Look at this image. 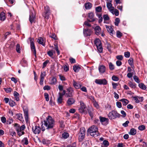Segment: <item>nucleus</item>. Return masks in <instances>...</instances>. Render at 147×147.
<instances>
[{"label": "nucleus", "mask_w": 147, "mask_h": 147, "mask_svg": "<svg viewBox=\"0 0 147 147\" xmlns=\"http://www.w3.org/2000/svg\"><path fill=\"white\" fill-rule=\"evenodd\" d=\"M44 124L46 127V129H49L52 128L54 125L55 121L54 119L50 116L46 118V120L44 121Z\"/></svg>", "instance_id": "obj_1"}, {"label": "nucleus", "mask_w": 147, "mask_h": 147, "mask_svg": "<svg viewBox=\"0 0 147 147\" xmlns=\"http://www.w3.org/2000/svg\"><path fill=\"white\" fill-rule=\"evenodd\" d=\"M88 131L90 134V135L91 136L94 137H97L99 135L97 127L94 125L90 127L88 129Z\"/></svg>", "instance_id": "obj_2"}, {"label": "nucleus", "mask_w": 147, "mask_h": 147, "mask_svg": "<svg viewBox=\"0 0 147 147\" xmlns=\"http://www.w3.org/2000/svg\"><path fill=\"white\" fill-rule=\"evenodd\" d=\"M120 115L115 110H113L110 112L108 115V117L110 119H115L120 117Z\"/></svg>", "instance_id": "obj_3"}, {"label": "nucleus", "mask_w": 147, "mask_h": 147, "mask_svg": "<svg viewBox=\"0 0 147 147\" xmlns=\"http://www.w3.org/2000/svg\"><path fill=\"white\" fill-rule=\"evenodd\" d=\"M86 130L85 128L82 127L80 128V131L78 134V140L80 142L82 141L84 139L85 135Z\"/></svg>", "instance_id": "obj_4"}, {"label": "nucleus", "mask_w": 147, "mask_h": 147, "mask_svg": "<svg viewBox=\"0 0 147 147\" xmlns=\"http://www.w3.org/2000/svg\"><path fill=\"white\" fill-rule=\"evenodd\" d=\"M35 19V13L34 11L33 10L30 11L29 16V21L31 23L34 22Z\"/></svg>", "instance_id": "obj_5"}, {"label": "nucleus", "mask_w": 147, "mask_h": 147, "mask_svg": "<svg viewBox=\"0 0 147 147\" xmlns=\"http://www.w3.org/2000/svg\"><path fill=\"white\" fill-rule=\"evenodd\" d=\"M30 40V47L32 51L33 52V53L35 57H36V50L34 45V40L33 38H29Z\"/></svg>", "instance_id": "obj_6"}, {"label": "nucleus", "mask_w": 147, "mask_h": 147, "mask_svg": "<svg viewBox=\"0 0 147 147\" xmlns=\"http://www.w3.org/2000/svg\"><path fill=\"white\" fill-rule=\"evenodd\" d=\"M66 90V97H72L74 92L73 88L71 87H69L67 88Z\"/></svg>", "instance_id": "obj_7"}, {"label": "nucleus", "mask_w": 147, "mask_h": 147, "mask_svg": "<svg viewBox=\"0 0 147 147\" xmlns=\"http://www.w3.org/2000/svg\"><path fill=\"white\" fill-rule=\"evenodd\" d=\"M80 107L79 109V111L81 113H83L86 112V106L82 102H80Z\"/></svg>", "instance_id": "obj_8"}, {"label": "nucleus", "mask_w": 147, "mask_h": 147, "mask_svg": "<svg viewBox=\"0 0 147 147\" xmlns=\"http://www.w3.org/2000/svg\"><path fill=\"white\" fill-rule=\"evenodd\" d=\"M45 9L46 11L45 12V18L48 19L49 18V16L50 14V8L48 6H46L45 7Z\"/></svg>", "instance_id": "obj_9"}, {"label": "nucleus", "mask_w": 147, "mask_h": 147, "mask_svg": "<svg viewBox=\"0 0 147 147\" xmlns=\"http://www.w3.org/2000/svg\"><path fill=\"white\" fill-rule=\"evenodd\" d=\"M95 82L99 84L106 85L107 84V81L105 79H96L95 80Z\"/></svg>", "instance_id": "obj_10"}, {"label": "nucleus", "mask_w": 147, "mask_h": 147, "mask_svg": "<svg viewBox=\"0 0 147 147\" xmlns=\"http://www.w3.org/2000/svg\"><path fill=\"white\" fill-rule=\"evenodd\" d=\"M32 131L35 134H39L41 131V129L39 126H35L32 128Z\"/></svg>", "instance_id": "obj_11"}, {"label": "nucleus", "mask_w": 147, "mask_h": 147, "mask_svg": "<svg viewBox=\"0 0 147 147\" xmlns=\"http://www.w3.org/2000/svg\"><path fill=\"white\" fill-rule=\"evenodd\" d=\"M94 14L92 12H90L88 14V19L87 20L90 22H93L94 21L95 19L94 18Z\"/></svg>", "instance_id": "obj_12"}, {"label": "nucleus", "mask_w": 147, "mask_h": 147, "mask_svg": "<svg viewBox=\"0 0 147 147\" xmlns=\"http://www.w3.org/2000/svg\"><path fill=\"white\" fill-rule=\"evenodd\" d=\"M84 36H90L92 33V31L90 29L85 28L84 29Z\"/></svg>", "instance_id": "obj_13"}, {"label": "nucleus", "mask_w": 147, "mask_h": 147, "mask_svg": "<svg viewBox=\"0 0 147 147\" xmlns=\"http://www.w3.org/2000/svg\"><path fill=\"white\" fill-rule=\"evenodd\" d=\"M105 27L107 28V31L110 33L111 35L115 34V31L111 26L105 25Z\"/></svg>", "instance_id": "obj_14"}, {"label": "nucleus", "mask_w": 147, "mask_h": 147, "mask_svg": "<svg viewBox=\"0 0 147 147\" xmlns=\"http://www.w3.org/2000/svg\"><path fill=\"white\" fill-rule=\"evenodd\" d=\"M133 98L134 100L135 101V102L137 103L142 102L144 100L143 97L135 96Z\"/></svg>", "instance_id": "obj_15"}, {"label": "nucleus", "mask_w": 147, "mask_h": 147, "mask_svg": "<svg viewBox=\"0 0 147 147\" xmlns=\"http://www.w3.org/2000/svg\"><path fill=\"white\" fill-rule=\"evenodd\" d=\"M111 2V1H110V2L107 3V7L110 12L112 11V10L114 9V7L112 6Z\"/></svg>", "instance_id": "obj_16"}, {"label": "nucleus", "mask_w": 147, "mask_h": 147, "mask_svg": "<svg viewBox=\"0 0 147 147\" xmlns=\"http://www.w3.org/2000/svg\"><path fill=\"white\" fill-rule=\"evenodd\" d=\"M73 84L74 87L76 89L80 88L82 86L79 82H76L74 80L73 81Z\"/></svg>", "instance_id": "obj_17"}, {"label": "nucleus", "mask_w": 147, "mask_h": 147, "mask_svg": "<svg viewBox=\"0 0 147 147\" xmlns=\"http://www.w3.org/2000/svg\"><path fill=\"white\" fill-rule=\"evenodd\" d=\"M95 33L96 35H99L101 33V28L99 26H96L94 28Z\"/></svg>", "instance_id": "obj_18"}, {"label": "nucleus", "mask_w": 147, "mask_h": 147, "mask_svg": "<svg viewBox=\"0 0 147 147\" xmlns=\"http://www.w3.org/2000/svg\"><path fill=\"white\" fill-rule=\"evenodd\" d=\"M14 126L16 128H18L20 131H23L25 128L24 125H22L20 127V125L17 123H15Z\"/></svg>", "instance_id": "obj_19"}, {"label": "nucleus", "mask_w": 147, "mask_h": 147, "mask_svg": "<svg viewBox=\"0 0 147 147\" xmlns=\"http://www.w3.org/2000/svg\"><path fill=\"white\" fill-rule=\"evenodd\" d=\"M98 70L100 73H103L105 71V67L103 65H100L98 67Z\"/></svg>", "instance_id": "obj_20"}, {"label": "nucleus", "mask_w": 147, "mask_h": 147, "mask_svg": "<svg viewBox=\"0 0 147 147\" xmlns=\"http://www.w3.org/2000/svg\"><path fill=\"white\" fill-rule=\"evenodd\" d=\"M100 121L101 123L105 122V124H107L108 123L109 119L108 118L102 117L100 119Z\"/></svg>", "instance_id": "obj_21"}, {"label": "nucleus", "mask_w": 147, "mask_h": 147, "mask_svg": "<svg viewBox=\"0 0 147 147\" xmlns=\"http://www.w3.org/2000/svg\"><path fill=\"white\" fill-rule=\"evenodd\" d=\"M75 100L73 98H69L67 101V103L68 105H71L74 103Z\"/></svg>", "instance_id": "obj_22"}, {"label": "nucleus", "mask_w": 147, "mask_h": 147, "mask_svg": "<svg viewBox=\"0 0 147 147\" xmlns=\"http://www.w3.org/2000/svg\"><path fill=\"white\" fill-rule=\"evenodd\" d=\"M63 97L62 96L59 95L57 99V102L59 104H61L63 102Z\"/></svg>", "instance_id": "obj_23"}, {"label": "nucleus", "mask_w": 147, "mask_h": 147, "mask_svg": "<svg viewBox=\"0 0 147 147\" xmlns=\"http://www.w3.org/2000/svg\"><path fill=\"white\" fill-rule=\"evenodd\" d=\"M13 95L15 97V100L18 101L19 100V94L16 91H14Z\"/></svg>", "instance_id": "obj_24"}, {"label": "nucleus", "mask_w": 147, "mask_h": 147, "mask_svg": "<svg viewBox=\"0 0 147 147\" xmlns=\"http://www.w3.org/2000/svg\"><path fill=\"white\" fill-rule=\"evenodd\" d=\"M5 18V14L3 12H1L0 13V20L2 21H4Z\"/></svg>", "instance_id": "obj_25"}, {"label": "nucleus", "mask_w": 147, "mask_h": 147, "mask_svg": "<svg viewBox=\"0 0 147 147\" xmlns=\"http://www.w3.org/2000/svg\"><path fill=\"white\" fill-rule=\"evenodd\" d=\"M120 100L122 102L123 105L124 106L126 105L129 102L125 98L122 99Z\"/></svg>", "instance_id": "obj_26"}, {"label": "nucleus", "mask_w": 147, "mask_h": 147, "mask_svg": "<svg viewBox=\"0 0 147 147\" xmlns=\"http://www.w3.org/2000/svg\"><path fill=\"white\" fill-rule=\"evenodd\" d=\"M136 133V131L135 129L132 128L131 129L129 132V134L130 135H134Z\"/></svg>", "instance_id": "obj_27"}, {"label": "nucleus", "mask_w": 147, "mask_h": 147, "mask_svg": "<svg viewBox=\"0 0 147 147\" xmlns=\"http://www.w3.org/2000/svg\"><path fill=\"white\" fill-rule=\"evenodd\" d=\"M16 129L17 131L18 135L19 136H21L24 134V132L23 131H20L18 128H16Z\"/></svg>", "instance_id": "obj_28"}, {"label": "nucleus", "mask_w": 147, "mask_h": 147, "mask_svg": "<svg viewBox=\"0 0 147 147\" xmlns=\"http://www.w3.org/2000/svg\"><path fill=\"white\" fill-rule=\"evenodd\" d=\"M80 67L79 65H74L73 69L75 72H78L80 69Z\"/></svg>", "instance_id": "obj_29"}, {"label": "nucleus", "mask_w": 147, "mask_h": 147, "mask_svg": "<svg viewBox=\"0 0 147 147\" xmlns=\"http://www.w3.org/2000/svg\"><path fill=\"white\" fill-rule=\"evenodd\" d=\"M24 117L26 121H27L28 119V112L26 109L24 110Z\"/></svg>", "instance_id": "obj_30"}, {"label": "nucleus", "mask_w": 147, "mask_h": 147, "mask_svg": "<svg viewBox=\"0 0 147 147\" xmlns=\"http://www.w3.org/2000/svg\"><path fill=\"white\" fill-rule=\"evenodd\" d=\"M94 43L96 47L101 45V41L98 38L96 39L95 40Z\"/></svg>", "instance_id": "obj_31"}, {"label": "nucleus", "mask_w": 147, "mask_h": 147, "mask_svg": "<svg viewBox=\"0 0 147 147\" xmlns=\"http://www.w3.org/2000/svg\"><path fill=\"white\" fill-rule=\"evenodd\" d=\"M92 7V4L90 3H87L85 4V7L86 9H89Z\"/></svg>", "instance_id": "obj_32"}, {"label": "nucleus", "mask_w": 147, "mask_h": 147, "mask_svg": "<svg viewBox=\"0 0 147 147\" xmlns=\"http://www.w3.org/2000/svg\"><path fill=\"white\" fill-rule=\"evenodd\" d=\"M113 14H115L116 16H118L119 14V12L118 10L117 9H114L112 10V11H111Z\"/></svg>", "instance_id": "obj_33"}, {"label": "nucleus", "mask_w": 147, "mask_h": 147, "mask_svg": "<svg viewBox=\"0 0 147 147\" xmlns=\"http://www.w3.org/2000/svg\"><path fill=\"white\" fill-rule=\"evenodd\" d=\"M43 40L42 37H39L37 40V42L40 44L44 46L45 44L43 43Z\"/></svg>", "instance_id": "obj_34"}, {"label": "nucleus", "mask_w": 147, "mask_h": 147, "mask_svg": "<svg viewBox=\"0 0 147 147\" xmlns=\"http://www.w3.org/2000/svg\"><path fill=\"white\" fill-rule=\"evenodd\" d=\"M56 79L54 77H53L51 81V84L53 85H55L56 83Z\"/></svg>", "instance_id": "obj_35"}, {"label": "nucleus", "mask_w": 147, "mask_h": 147, "mask_svg": "<svg viewBox=\"0 0 147 147\" xmlns=\"http://www.w3.org/2000/svg\"><path fill=\"white\" fill-rule=\"evenodd\" d=\"M69 134L67 132H64L62 134V138L64 139H67L69 136Z\"/></svg>", "instance_id": "obj_36"}, {"label": "nucleus", "mask_w": 147, "mask_h": 147, "mask_svg": "<svg viewBox=\"0 0 147 147\" xmlns=\"http://www.w3.org/2000/svg\"><path fill=\"white\" fill-rule=\"evenodd\" d=\"M128 84L129 86L132 88H136V84L134 83H133L131 82H129L128 83Z\"/></svg>", "instance_id": "obj_37"}, {"label": "nucleus", "mask_w": 147, "mask_h": 147, "mask_svg": "<svg viewBox=\"0 0 147 147\" xmlns=\"http://www.w3.org/2000/svg\"><path fill=\"white\" fill-rule=\"evenodd\" d=\"M20 45L18 44L16 46V50L17 51V52L20 53Z\"/></svg>", "instance_id": "obj_38"}, {"label": "nucleus", "mask_w": 147, "mask_h": 147, "mask_svg": "<svg viewBox=\"0 0 147 147\" xmlns=\"http://www.w3.org/2000/svg\"><path fill=\"white\" fill-rule=\"evenodd\" d=\"M128 63L129 65L132 66L133 65V59L132 58H130L128 60Z\"/></svg>", "instance_id": "obj_39"}, {"label": "nucleus", "mask_w": 147, "mask_h": 147, "mask_svg": "<svg viewBox=\"0 0 147 147\" xmlns=\"http://www.w3.org/2000/svg\"><path fill=\"white\" fill-rule=\"evenodd\" d=\"M9 104L10 106L11 107H13L16 105L15 102L12 100H9Z\"/></svg>", "instance_id": "obj_40"}, {"label": "nucleus", "mask_w": 147, "mask_h": 147, "mask_svg": "<svg viewBox=\"0 0 147 147\" xmlns=\"http://www.w3.org/2000/svg\"><path fill=\"white\" fill-rule=\"evenodd\" d=\"M96 15H97V16H98V22L99 23H101V22H102V17L101 16V15L100 14H96Z\"/></svg>", "instance_id": "obj_41"}, {"label": "nucleus", "mask_w": 147, "mask_h": 147, "mask_svg": "<svg viewBox=\"0 0 147 147\" xmlns=\"http://www.w3.org/2000/svg\"><path fill=\"white\" fill-rule=\"evenodd\" d=\"M17 118L20 120L22 121L23 119L22 114L21 113H18L16 115Z\"/></svg>", "instance_id": "obj_42"}, {"label": "nucleus", "mask_w": 147, "mask_h": 147, "mask_svg": "<svg viewBox=\"0 0 147 147\" xmlns=\"http://www.w3.org/2000/svg\"><path fill=\"white\" fill-rule=\"evenodd\" d=\"M22 142L25 144L27 145L28 143V139L27 138H25L22 140Z\"/></svg>", "instance_id": "obj_43"}, {"label": "nucleus", "mask_w": 147, "mask_h": 147, "mask_svg": "<svg viewBox=\"0 0 147 147\" xmlns=\"http://www.w3.org/2000/svg\"><path fill=\"white\" fill-rule=\"evenodd\" d=\"M98 51L100 53H101L102 51V48L101 45L96 47Z\"/></svg>", "instance_id": "obj_44"}, {"label": "nucleus", "mask_w": 147, "mask_h": 147, "mask_svg": "<svg viewBox=\"0 0 147 147\" xmlns=\"http://www.w3.org/2000/svg\"><path fill=\"white\" fill-rule=\"evenodd\" d=\"M109 69L111 70H112L114 69V66L111 63H109Z\"/></svg>", "instance_id": "obj_45"}, {"label": "nucleus", "mask_w": 147, "mask_h": 147, "mask_svg": "<svg viewBox=\"0 0 147 147\" xmlns=\"http://www.w3.org/2000/svg\"><path fill=\"white\" fill-rule=\"evenodd\" d=\"M139 87L142 89L145 90L146 89L145 86L142 83H141L139 84Z\"/></svg>", "instance_id": "obj_46"}, {"label": "nucleus", "mask_w": 147, "mask_h": 147, "mask_svg": "<svg viewBox=\"0 0 147 147\" xmlns=\"http://www.w3.org/2000/svg\"><path fill=\"white\" fill-rule=\"evenodd\" d=\"M103 144L104 146H103L104 147H107L109 145V143L106 140H105L103 142Z\"/></svg>", "instance_id": "obj_47"}, {"label": "nucleus", "mask_w": 147, "mask_h": 147, "mask_svg": "<svg viewBox=\"0 0 147 147\" xmlns=\"http://www.w3.org/2000/svg\"><path fill=\"white\" fill-rule=\"evenodd\" d=\"M46 76V72L45 71L41 72L40 75V78H44Z\"/></svg>", "instance_id": "obj_48"}, {"label": "nucleus", "mask_w": 147, "mask_h": 147, "mask_svg": "<svg viewBox=\"0 0 147 147\" xmlns=\"http://www.w3.org/2000/svg\"><path fill=\"white\" fill-rule=\"evenodd\" d=\"M117 36L118 38H120L122 36V34L120 31H117L116 32Z\"/></svg>", "instance_id": "obj_49"}, {"label": "nucleus", "mask_w": 147, "mask_h": 147, "mask_svg": "<svg viewBox=\"0 0 147 147\" xmlns=\"http://www.w3.org/2000/svg\"><path fill=\"white\" fill-rule=\"evenodd\" d=\"M44 96L45 98L46 99V100L48 101L49 100V95L47 93H44Z\"/></svg>", "instance_id": "obj_50"}, {"label": "nucleus", "mask_w": 147, "mask_h": 147, "mask_svg": "<svg viewBox=\"0 0 147 147\" xmlns=\"http://www.w3.org/2000/svg\"><path fill=\"white\" fill-rule=\"evenodd\" d=\"M120 20L119 18H116L115 20V25L116 26H118L119 24V22Z\"/></svg>", "instance_id": "obj_51"}, {"label": "nucleus", "mask_w": 147, "mask_h": 147, "mask_svg": "<svg viewBox=\"0 0 147 147\" xmlns=\"http://www.w3.org/2000/svg\"><path fill=\"white\" fill-rule=\"evenodd\" d=\"M53 51H48L47 53V54L51 57H52L53 55Z\"/></svg>", "instance_id": "obj_52"}, {"label": "nucleus", "mask_w": 147, "mask_h": 147, "mask_svg": "<svg viewBox=\"0 0 147 147\" xmlns=\"http://www.w3.org/2000/svg\"><path fill=\"white\" fill-rule=\"evenodd\" d=\"M102 9V7L100 6H98L96 8V11L97 12H100L101 11Z\"/></svg>", "instance_id": "obj_53"}, {"label": "nucleus", "mask_w": 147, "mask_h": 147, "mask_svg": "<svg viewBox=\"0 0 147 147\" xmlns=\"http://www.w3.org/2000/svg\"><path fill=\"white\" fill-rule=\"evenodd\" d=\"M94 105L97 109H99V106L97 102L95 101L94 102Z\"/></svg>", "instance_id": "obj_54"}, {"label": "nucleus", "mask_w": 147, "mask_h": 147, "mask_svg": "<svg viewBox=\"0 0 147 147\" xmlns=\"http://www.w3.org/2000/svg\"><path fill=\"white\" fill-rule=\"evenodd\" d=\"M13 120L12 118L9 117L7 122V124H10L13 122Z\"/></svg>", "instance_id": "obj_55"}, {"label": "nucleus", "mask_w": 147, "mask_h": 147, "mask_svg": "<svg viewBox=\"0 0 147 147\" xmlns=\"http://www.w3.org/2000/svg\"><path fill=\"white\" fill-rule=\"evenodd\" d=\"M105 108L107 110L109 111L111 110V106L109 104H107L105 106Z\"/></svg>", "instance_id": "obj_56"}, {"label": "nucleus", "mask_w": 147, "mask_h": 147, "mask_svg": "<svg viewBox=\"0 0 147 147\" xmlns=\"http://www.w3.org/2000/svg\"><path fill=\"white\" fill-rule=\"evenodd\" d=\"M124 56L126 58H129L130 56L129 52L127 51L124 53Z\"/></svg>", "instance_id": "obj_57"}, {"label": "nucleus", "mask_w": 147, "mask_h": 147, "mask_svg": "<svg viewBox=\"0 0 147 147\" xmlns=\"http://www.w3.org/2000/svg\"><path fill=\"white\" fill-rule=\"evenodd\" d=\"M49 61L46 60L44 62L43 64L42 68H44L47 65V63L49 62Z\"/></svg>", "instance_id": "obj_58"}, {"label": "nucleus", "mask_w": 147, "mask_h": 147, "mask_svg": "<svg viewBox=\"0 0 147 147\" xmlns=\"http://www.w3.org/2000/svg\"><path fill=\"white\" fill-rule=\"evenodd\" d=\"M134 79L135 80V81L137 83H139L140 81L138 77L136 76H134Z\"/></svg>", "instance_id": "obj_59"}, {"label": "nucleus", "mask_w": 147, "mask_h": 147, "mask_svg": "<svg viewBox=\"0 0 147 147\" xmlns=\"http://www.w3.org/2000/svg\"><path fill=\"white\" fill-rule=\"evenodd\" d=\"M5 90L7 93L10 92L12 90V89L10 88H4Z\"/></svg>", "instance_id": "obj_60"}, {"label": "nucleus", "mask_w": 147, "mask_h": 147, "mask_svg": "<svg viewBox=\"0 0 147 147\" xmlns=\"http://www.w3.org/2000/svg\"><path fill=\"white\" fill-rule=\"evenodd\" d=\"M67 147H76V145L75 142L73 143L72 144L67 146Z\"/></svg>", "instance_id": "obj_61"}, {"label": "nucleus", "mask_w": 147, "mask_h": 147, "mask_svg": "<svg viewBox=\"0 0 147 147\" xmlns=\"http://www.w3.org/2000/svg\"><path fill=\"white\" fill-rule=\"evenodd\" d=\"M129 122V121H127L125 123L122 124V125L124 127H126L128 126V124Z\"/></svg>", "instance_id": "obj_62"}, {"label": "nucleus", "mask_w": 147, "mask_h": 147, "mask_svg": "<svg viewBox=\"0 0 147 147\" xmlns=\"http://www.w3.org/2000/svg\"><path fill=\"white\" fill-rule=\"evenodd\" d=\"M145 127L144 125H142L138 127V129L140 130H143L145 129Z\"/></svg>", "instance_id": "obj_63"}, {"label": "nucleus", "mask_w": 147, "mask_h": 147, "mask_svg": "<svg viewBox=\"0 0 147 147\" xmlns=\"http://www.w3.org/2000/svg\"><path fill=\"white\" fill-rule=\"evenodd\" d=\"M104 20H108L109 18L107 15H104L103 16Z\"/></svg>", "instance_id": "obj_64"}]
</instances>
